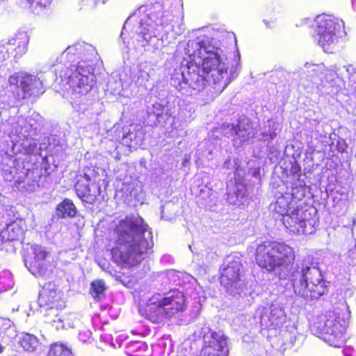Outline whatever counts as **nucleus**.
Masks as SVG:
<instances>
[{"label":"nucleus","instance_id":"obj_1","mask_svg":"<svg viewBox=\"0 0 356 356\" xmlns=\"http://www.w3.org/2000/svg\"><path fill=\"white\" fill-rule=\"evenodd\" d=\"M184 51L188 60L186 65L175 70L171 85L185 95L203 90L209 83L214 85L216 92L221 93L235 79L241 67L238 56L228 71L223 51L213 45L208 38L189 41Z\"/></svg>","mask_w":356,"mask_h":356},{"label":"nucleus","instance_id":"obj_2","mask_svg":"<svg viewBox=\"0 0 356 356\" xmlns=\"http://www.w3.org/2000/svg\"><path fill=\"white\" fill-rule=\"evenodd\" d=\"M294 259L292 248L277 241H265L256 249L257 264L268 271H274L280 279L289 277L297 296L307 300L318 299L327 293V282L314 258L306 256L293 268Z\"/></svg>","mask_w":356,"mask_h":356},{"label":"nucleus","instance_id":"obj_3","mask_svg":"<svg viewBox=\"0 0 356 356\" xmlns=\"http://www.w3.org/2000/svg\"><path fill=\"white\" fill-rule=\"evenodd\" d=\"M116 238L111 253L118 265L135 266L153 247L152 233L139 216H128L115 228Z\"/></svg>","mask_w":356,"mask_h":356},{"label":"nucleus","instance_id":"obj_4","mask_svg":"<svg viewBox=\"0 0 356 356\" xmlns=\"http://www.w3.org/2000/svg\"><path fill=\"white\" fill-rule=\"evenodd\" d=\"M182 6L181 0H156L154 3L140 6L126 21L124 30L132 21L138 24L136 32L141 36L143 47L152 46L154 50L165 46L164 40L171 27L173 13Z\"/></svg>","mask_w":356,"mask_h":356},{"label":"nucleus","instance_id":"obj_5","mask_svg":"<svg viewBox=\"0 0 356 356\" xmlns=\"http://www.w3.org/2000/svg\"><path fill=\"white\" fill-rule=\"evenodd\" d=\"M9 136L0 129V175L7 181H14L19 190H23L21 186L26 179L28 172L31 170L33 163L26 160L31 158L33 154H24L22 152H12L10 143H8Z\"/></svg>","mask_w":356,"mask_h":356},{"label":"nucleus","instance_id":"obj_6","mask_svg":"<svg viewBox=\"0 0 356 356\" xmlns=\"http://www.w3.org/2000/svg\"><path fill=\"white\" fill-rule=\"evenodd\" d=\"M92 71L90 64H70V67L58 64L55 68L56 81L64 87L68 86L72 98L78 99L91 90L95 82Z\"/></svg>","mask_w":356,"mask_h":356},{"label":"nucleus","instance_id":"obj_7","mask_svg":"<svg viewBox=\"0 0 356 356\" xmlns=\"http://www.w3.org/2000/svg\"><path fill=\"white\" fill-rule=\"evenodd\" d=\"M42 117L35 112L29 113L26 117L19 116L17 120L11 122L12 130L9 136L8 143H10L12 152L24 150V154H33L37 143L33 136L36 134L40 128Z\"/></svg>","mask_w":356,"mask_h":356},{"label":"nucleus","instance_id":"obj_8","mask_svg":"<svg viewBox=\"0 0 356 356\" xmlns=\"http://www.w3.org/2000/svg\"><path fill=\"white\" fill-rule=\"evenodd\" d=\"M185 309L186 299L183 293L172 291L167 294H156L151 297L140 312L150 321L159 323L183 312Z\"/></svg>","mask_w":356,"mask_h":356},{"label":"nucleus","instance_id":"obj_9","mask_svg":"<svg viewBox=\"0 0 356 356\" xmlns=\"http://www.w3.org/2000/svg\"><path fill=\"white\" fill-rule=\"evenodd\" d=\"M346 316L343 314L341 316L337 310L321 314L314 318L311 325V332L330 346L341 347L345 341L344 334L348 325Z\"/></svg>","mask_w":356,"mask_h":356},{"label":"nucleus","instance_id":"obj_10","mask_svg":"<svg viewBox=\"0 0 356 356\" xmlns=\"http://www.w3.org/2000/svg\"><path fill=\"white\" fill-rule=\"evenodd\" d=\"M315 39L324 51L332 53L343 27V22L331 15H321L316 17Z\"/></svg>","mask_w":356,"mask_h":356},{"label":"nucleus","instance_id":"obj_11","mask_svg":"<svg viewBox=\"0 0 356 356\" xmlns=\"http://www.w3.org/2000/svg\"><path fill=\"white\" fill-rule=\"evenodd\" d=\"M316 209L314 207L308 209L297 208L286 213L281 218L286 228L291 232L299 234H311L314 233L318 225Z\"/></svg>","mask_w":356,"mask_h":356},{"label":"nucleus","instance_id":"obj_12","mask_svg":"<svg viewBox=\"0 0 356 356\" xmlns=\"http://www.w3.org/2000/svg\"><path fill=\"white\" fill-rule=\"evenodd\" d=\"M10 90L18 99H27L44 92L41 77L24 72H16L8 78Z\"/></svg>","mask_w":356,"mask_h":356},{"label":"nucleus","instance_id":"obj_13","mask_svg":"<svg viewBox=\"0 0 356 356\" xmlns=\"http://www.w3.org/2000/svg\"><path fill=\"white\" fill-rule=\"evenodd\" d=\"M195 334L203 341L198 356H228V339L222 331H213L208 325H202Z\"/></svg>","mask_w":356,"mask_h":356},{"label":"nucleus","instance_id":"obj_14","mask_svg":"<svg viewBox=\"0 0 356 356\" xmlns=\"http://www.w3.org/2000/svg\"><path fill=\"white\" fill-rule=\"evenodd\" d=\"M38 301L41 306H46L52 316H55L56 318L52 320L53 322L62 323V327H65V325L70 327H74V323L70 321L73 317L72 315L65 318L58 317V310L64 308L65 303L63 299V293L54 284L48 283L44 285Z\"/></svg>","mask_w":356,"mask_h":356},{"label":"nucleus","instance_id":"obj_15","mask_svg":"<svg viewBox=\"0 0 356 356\" xmlns=\"http://www.w3.org/2000/svg\"><path fill=\"white\" fill-rule=\"evenodd\" d=\"M221 284L230 294H241L245 289L243 279V270L239 257H229L227 264L224 268L220 278Z\"/></svg>","mask_w":356,"mask_h":356},{"label":"nucleus","instance_id":"obj_16","mask_svg":"<svg viewBox=\"0 0 356 356\" xmlns=\"http://www.w3.org/2000/svg\"><path fill=\"white\" fill-rule=\"evenodd\" d=\"M254 318L256 322L259 321L262 328L276 330L286 322V316L281 305L273 302L267 307H258Z\"/></svg>","mask_w":356,"mask_h":356},{"label":"nucleus","instance_id":"obj_17","mask_svg":"<svg viewBox=\"0 0 356 356\" xmlns=\"http://www.w3.org/2000/svg\"><path fill=\"white\" fill-rule=\"evenodd\" d=\"M97 179L95 173L90 170L78 176L75 190L77 196L83 202L92 204L101 194V187Z\"/></svg>","mask_w":356,"mask_h":356},{"label":"nucleus","instance_id":"obj_18","mask_svg":"<svg viewBox=\"0 0 356 356\" xmlns=\"http://www.w3.org/2000/svg\"><path fill=\"white\" fill-rule=\"evenodd\" d=\"M97 51L92 44L84 42H78L69 46L63 53L62 57H65L70 63L79 60L76 64L83 65L90 64L92 66L93 62L97 60Z\"/></svg>","mask_w":356,"mask_h":356},{"label":"nucleus","instance_id":"obj_19","mask_svg":"<svg viewBox=\"0 0 356 356\" xmlns=\"http://www.w3.org/2000/svg\"><path fill=\"white\" fill-rule=\"evenodd\" d=\"M222 129L226 136L234 137V145L236 147H239L254 136L252 125L247 118H240L236 124H223Z\"/></svg>","mask_w":356,"mask_h":356},{"label":"nucleus","instance_id":"obj_20","mask_svg":"<svg viewBox=\"0 0 356 356\" xmlns=\"http://www.w3.org/2000/svg\"><path fill=\"white\" fill-rule=\"evenodd\" d=\"M33 260L28 266L31 273L35 276L48 277L52 273V265L47 260L49 252L45 248L34 244L31 245Z\"/></svg>","mask_w":356,"mask_h":356},{"label":"nucleus","instance_id":"obj_21","mask_svg":"<svg viewBox=\"0 0 356 356\" xmlns=\"http://www.w3.org/2000/svg\"><path fill=\"white\" fill-rule=\"evenodd\" d=\"M305 188L304 187L293 188L291 193H278L275 195V201L272 202L269 209L273 213L278 214L283 218L286 213H289L291 205H292V199H301L305 196Z\"/></svg>","mask_w":356,"mask_h":356},{"label":"nucleus","instance_id":"obj_22","mask_svg":"<svg viewBox=\"0 0 356 356\" xmlns=\"http://www.w3.org/2000/svg\"><path fill=\"white\" fill-rule=\"evenodd\" d=\"M147 113L149 120L155 126L165 127L171 120V115L168 113V108L159 102L148 105Z\"/></svg>","mask_w":356,"mask_h":356},{"label":"nucleus","instance_id":"obj_23","mask_svg":"<svg viewBox=\"0 0 356 356\" xmlns=\"http://www.w3.org/2000/svg\"><path fill=\"white\" fill-rule=\"evenodd\" d=\"M226 195L229 204L239 207L247 199V186L241 181L230 182L227 185Z\"/></svg>","mask_w":356,"mask_h":356},{"label":"nucleus","instance_id":"obj_24","mask_svg":"<svg viewBox=\"0 0 356 356\" xmlns=\"http://www.w3.org/2000/svg\"><path fill=\"white\" fill-rule=\"evenodd\" d=\"M29 41L26 33L19 32L8 40L6 47L1 46L0 48H4V51L8 54V58L10 52H15V56H21L26 52Z\"/></svg>","mask_w":356,"mask_h":356},{"label":"nucleus","instance_id":"obj_25","mask_svg":"<svg viewBox=\"0 0 356 356\" xmlns=\"http://www.w3.org/2000/svg\"><path fill=\"white\" fill-rule=\"evenodd\" d=\"M23 224L22 220H17L7 224L6 227L1 231V236L6 241L19 240L24 234Z\"/></svg>","mask_w":356,"mask_h":356},{"label":"nucleus","instance_id":"obj_26","mask_svg":"<svg viewBox=\"0 0 356 356\" xmlns=\"http://www.w3.org/2000/svg\"><path fill=\"white\" fill-rule=\"evenodd\" d=\"M152 68L145 63L138 65L136 69L132 72L131 80L138 86H145L149 81Z\"/></svg>","mask_w":356,"mask_h":356},{"label":"nucleus","instance_id":"obj_27","mask_svg":"<svg viewBox=\"0 0 356 356\" xmlns=\"http://www.w3.org/2000/svg\"><path fill=\"white\" fill-rule=\"evenodd\" d=\"M56 214L62 218H72L76 214V208L71 200L65 198L57 205Z\"/></svg>","mask_w":356,"mask_h":356},{"label":"nucleus","instance_id":"obj_28","mask_svg":"<svg viewBox=\"0 0 356 356\" xmlns=\"http://www.w3.org/2000/svg\"><path fill=\"white\" fill-rule=\"evenodd\" d=\"M143 132L140 129L136 130V127H133V130L129 129L127 131H124L122 136V143L128 147H134L140 145L142 141Z\"/></svg>","mask_w":356,"mask_h":356},{"label":"nucleus","instance_id":"obj_29","mask_svg":"<svg viewBox=\"0 0 356 356\" xmlns=\"http://www.w3.org/2000/svg\"><path fill=\"white\" fill-rule=\"evenodd\" d=\"M20 345L23 349L28 352H33L39 346V341L33 334L26 333L20 339Z\"/></svg>","mask_w":356,"mask_h":356},{"label":"nucleus","instance_id":"obj_30","mask_svg":"<svg viewBox=\"0 0 356 356\" xmlns=\"http://www.w3.org/2000/svg\"><path fill=\"white\" fill-rule=\"evenodd\" d=\"M72 353L67 346L56 343L51 346L47 356H72Z\"/></svg>","mask_w":356,"mask_h":356},{"label":"nucleus","instance_id":"obj_31","mask_svg":"<svg viewBox=\"0 0 356 356\" xmlns=\"http://www.w3.org/2000/svg\"><path fill=\"white\" fill-rule=\"evenodd\" d=\"M266 127L268 130L262 131V138L265 140H268V138L270 140L274 139L279 131V124L273 120H268Z\"/></svg>","mask_w":356,"mask_h":356},{"label":"nucleus","instance_id":"obj_32","mask_svg":"<svg viewBox=\"0 0 356 356\" xmlns=\"http://www.w3.org/2000/svg\"><path fill=\"white\" fill-rule=\"evenodd\" d=\"M106 291L105 283L102 280H95L91 284L90 293L94 298L100 300L104 296Z\"/></svg>","mask_w":356,"mask_h":356},{"label":"nucleus","instance_id":"obj_33","mask_svg":"<svg viewBox=\"0 0 356 356\" xmlns=\"http://www.w3.org/2000/svg\"><path fill=\"white\" fill-rule=\"evenodd\" d=\"M129 351L131 356H146L147 352V346L143 341H134L129 345Z\"/></svg>","mask_w":356,"mask_h":356},{"label":"nucleus","instance_id":"obj_34","mask_svg":"<svg viewBox=\"0 0 356 356\" xmlns=\"http://www.w3.org/2000/svg\"><path fill=\"white\" fill-rule=\"evenodd\" d=\"M32 7L43 8L50 5L52 0H26Z\"/></svg>","mask_w":356,"mask_h":356},{"label":"nucleus","instance_id":"obj_35","mask_svg":"<svg viewBox=\"0 0 356 356\" xmlns=\"http://www.w3.org/2000/svg\"><path fill=\"white\" fill-rule=\"evenodd\" d=\"M108 0H82V4L88 8H94L99 3H105Z\"/></svg>","mask_w":356,"mask_h":356},{"label":"nucleus","instance_id":"obj_36","mask_svg":"<svg viewBox=\"0 0 356 356\" xmlns=\"http://www.w3.org/2000/svg\"><path fill=\"white\" fill-rule=\"evenodd\" d=\"M305 67H307L308 70L311 69L309 72H312L314 73H317L318 72H321L323 70L324 66L323 64H313L309 63H305Z\"/></svg>","mask_w":356,"mask_h":356},{"label":"nucleus","instance_id":"obj_37","mask_svg":"<svg viewBox=\"0 0 356 356\" xmlns=\"http://www.w3.org/2000/svg\"><path fill=\"white\" fill-rule=\"evenodd\" d=\"M8 59V54L4 51V48H0V63ZM3 77L0 75V83Z\"/></svg>","mask_w":356,"mask_h":356},{"label":"nucleus","instance_id":"obj_38","mask_svg":"<svg viewBox=\"0 0 356 356\" xmlns=\"http://www.w3.org/2000/svg\"><path fill=\"white\" fill-rule=\"evenodd\" d=\"M90 332H87L86 334H84V336H82V334L80 333L79 334V338L81 340H82L83 341H86L88 338L89 337V335H90Z\"/></svg>","mask_w":356,"mask_h":356},{"label":"nucleus","instance_id":"obj_39","mask_svg":"<svg viewBox=\"0 0 356 356\" xmlns=\"http://www.w3.org/2000/svg\"><path fill=\"white\" fill-rule=\"evenodd\" d=\"M179 31L176 32L177 34H181L184 31V28L180 25L179 27Z\"/></svg>","mask_w":356,"mask_h":356},{"label":"nucleus","instance_id":"obj_40","mask_svg":"<svg viewBox=\"0 0 356 356\" xmlns=\"http://www.w3.org/2000/svg\"><path fill=\"white\" fill-rule=\"evenodd\" d=\"M352 4L353 6L356 8V0H352Z\"/></svg>","mask_w":356,"mask_h":356},{"label":"nucleus","instance_id":"obj_41","mask_svg":"<svg viewBox=\"0 0 356 356\" xmlns=\"http://www.w3.org/2000/svg\"><path fill=\"white\" fill-rule=\"evenodd\" d=\"M3 346L0 343V353H1V352H3Z\"/></svg>","mask_w":356,"mask_h":356},{"label":"nucleus","instance_id":"obj_42","mask_svg":"<svg viewBox=\"0 0 356 356\" xmlns=\"http://www.w3.org/2000/svg\"><path fill=\"white\" fill-rule=\"evenodd\" d=\"M161 218H165V217H164V211L163 210L161 211Z\"/></svg>","mask_w":356,"mask_h":356},{"label":"nucleus","instance_id":"obj_43","mask_svg":"<svg viewBox=\"0 0 356 356\" xmlns=\"http://www.w3.org/2000/svg\"><path fill=\"white\" fill-rule=\"evenodd\" d=\"M334 74H336V72H330V75L334 76Z\"/></svg>","mask_w":356,"mask_h":356},{"label":"nucleus","instance_id":"obj_44","mask_svg":"<svg viewBox=\"0 0 356 356\" xmlns=\"http://www.w3.org/2000/svg\"><path fill=\"white\" fill-rule=\"evenodd\" d=\"M349 67H348L346 68L347 72H348V71H349Z\"/></svg>","mask_w":356,"mask_h":356}]
</instances>
